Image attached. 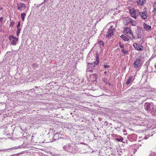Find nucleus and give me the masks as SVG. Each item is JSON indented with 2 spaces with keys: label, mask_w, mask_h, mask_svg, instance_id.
<instances>
[{
  "label": "nucleus",
  "mask_w": 156,
  "mask_h": 156,
  "mask_svg": "<svg viewBox=\"0 0 156 156\" xmlns=\"http://www.w3.org/2000/svg\"><path fill=\"white\" fill-rule=\"evenodd\" d=\"M132 25L133 26H135L136 25V23L134 21V20H131V21L130 22Z\"/></svg>",
  "instance_id": "nucleus-18"
},
{
  "label": "nucleus",
  "mask_w": 156,
  "mask_h": 156,
  "mask_svg": "<svg viewBox=\"0 0 156 156\" xmlns=\"http://www.w3.org/2000/svg\"><path fill=\"white\" fill-rule=\"evenodd\" d=\"M36 64H33V65H34V66H36Z\"/></svg>",
  "instance_id": "nucleus-28"
},
{
  "label": "nucleus",
  "mask_w": 156,
  "mask_h": 156,
  "mask_svg": "<svg viewBox=\"0 0 156 156\" xmlns=\"http://www.w3.org/2000/svg\"><path fill=\"white\" fill-rule=\"evenodd\" d=\"M60 134L58 133H57L55 134L53 137V138L55 140H58L59 139V138L58 137L59 136V135Z\"/></svg>",
  "instance_id": "nucleus-16"
},
{
  "label": "nucleus",
  "mask_w": 156,
  "mask_h": 156,
  "mask_svg": "<svg viewBox=\"0 0 156 156\" xmlns=\"http://www.w3.org/2000/svg\"><path fill=\"white\" fill-rule=\"evenodd\" d=\"M20 22H19L18 23V25L17 26V28H19V27L20 26Z\"/></svg>",
  "instance_id": "nucleus-26"
},
{
  "label": "nucleus",
  "mask_w": 156,
  "mask_h": 156,
  "mask_svg": "<svg viewBox=\"0 0 156 156\" xmlns=\"http://www.w3.org/2000/svg\"><path fill=\"white\" fill-rule=\"evenodd\" d=\"M118 141H120V140H118ZM122 141V140H120V141Z\"/></svg>",
  "instance_id": "nucleus-30"
},
{
  "label": "nucleus",
  "mask_w": 156,
  "mask_h": 156,
  "mask_svg": "<svg viewBox=\"0 0 156 156\" xmlns=\"http://www.w3.org/2000/svg\"><path fill=\"white\" fill-rule=\"evenodd\" d=\"M112 26H111V27L108 30L107 32V35H106V37L108 38L109 37L113 35V31L114 30L113 29H112Z\"/></svg>",
  "instance_id": "nucleus-7"
},
{
  "label": "nucleus",
  "mask_w": 156,
  "mask_h": 156,
  "mask_svg": "<svg viewBox=\"0 0 156 156\" xmlns=\"http://www.w3.org/2000/svg\"><path fill=\"white\" fill-rule=\"evenodd\" d=\"M105 73H106V72H105Z\"/></svg>",
  "instance_id": "nucleus-32"
},
{
  "label": "nucleus",
  "mask_w": 156,
  "mask_h": 156,
  "mask_svg": "<svg viewBox=\"0 0 156 156\" xmlns=\"http://www.w3.org/2000/svg\"><path fill=\"white\" fill-rule=\"evenodd\" d=\"M135 48L138 51H141L143 49V47L140 45L139 44H138L136 43H134L133 45Z\"/></svg>",
  "instance_id": "nucleus-9"
},
{
  "label": "nucleus",
  "mask_w": 156,
  "mask_h": 156,
  "mask_svg": "<svg viewBox=\"0 0 156 156\" xmlns=\"http://www.w3.org/2000/svg\"><path fill=\"white\" fill-rule=\"evenodd\" d=\"M129 12L131 16L135 19L137 18L140 14V12L138 10L133 9L130 10Z\"/></svg>",
  "instance_id": "nucleus-1"
},
{
  "label": "nucleus",
  "mask_w": 156,
  "mask_h": 156,
  "mask_svg": "<svg viewBox=\"0 0 156 156\" xmlns=\"http://www.w3.org/2000/svg\"><path fill=\"white\" fill-rule=\"evenodd\" d=\"M26 15V14L25 13H23L21 14V18L23 21H24L25 17Z\"/></svg>",
  "instance_id": "nucleus-17"
},
{
  "label": "nucleus",
  "mask_w": 156,
  "mask_h": 156,
  "mask_svg": "<svg viewBox=\"0 0 156 156\" xmlns=\"http://www.w3.org/2000/svg\"><path fill=\"white\" fill-rule=\"evenodd\" d=\"M143 26L144 29L147 31H150L151 30V27L149 25H147L145 23H144Z\"/></svg>",
  "instance_id": "nucleus-10"
},
{
  "label": "nucleus",
  "mask_w": 156,
  "mask_h": 156,
  "mask_svg": "<svg viewBox=\"0 0 156 156\" xmlns=\"http://www.w3.org/2000/svg\"><path fill=\"white\" fill-rule=\"evenodd\" d=\"M136 35L137 38H140L141 37V35L139 31L136 32Z\"/></svg>",
  "instance_id": "nucleus-20"
},
{
  "label": "nucleus",
  "mask_w": 156,
  "mask_h": 156,
  "mask_svg": "<svg viewBox=\"0 0 156 156\" xmlns=\"http://www.w3.org/2000/svg\"><path fill=\"white\" fill-rule=\"evenodd\" d=\"M98 44H100V45H104V42L101 41H98L97 42Z\"/></svg>",
  "instance_id": "nucleus-21"
},
{
  "label": "nucleus",
  "mask_w": 156,
  "mask_h": 156,
  "mask_svg": "<svg viewBox=\"0 0 156 156\" xmlns=\"http://www.w3.org/2000/svg\"><path fill=\"white\" fill-rule=\"evenodd\" d=\"M131 30L129 28H126L124 29V33L127 36H129V37H133V34L131 33Z\"/></svg>",
  "instance_id": "nucleus-4"
},
{
  "label": "nucleus",
  "mask_w": 156,
  "mask_h": 156,
  "mask_svg": "<svg viewBox=\"0 0 156 156\" xmlns=\"http://www.w3.org/2000/svg\"><path fill=\"white\" fill-rule=\"evenodd\" d=\"M133 80V78L132 76H131L129 77V79L127 80L126 84L128 85L129 84L131 83Z\"/></svg>",
  "instance_id": "nucleus-11"
},
{
  "label": "nucleus",
  "mask_w": 156,
  "mask_h": 156,
  "mask_svg": "<svg viewBox=\"0 0 156 156\" xmlns=\"http://www.w3.org/2000/svg\"><path fill=\"white\" fill-rule=\"evenodd\" d=\"M126 23H130L131 19H129L127 18L126 19Z\"/></svg>",
  "instance_id": "nucleus-23"
},
{
  "label": "nucleus",
  "mask_w": 156,
  "mask_h": 156,
  "mask_svg": "<svg viewBox=\"0 0 156 156\" xmlns=\"http://www.w3.org/2000/svg\"><path fill=\"white\" fill-rule=\"evenodd\" d=\"M119 45L121 48H124V45L121 44L120 42L119 43Z\"/></svg>",
  "instance_id": "nucleus-25"
},
{
  "label": "nucleus",
  "mask_w": 156,
  "mask_h": 156,
  "mask_svg": "<svg viewBox=\"0 0 156 156\" xmlns=\"http://www.w3.org/2000/svg\"><path fill=\"white\" fill-rule=\"evenodd\" d=\"M98 60L99 58L98 57L97 58H96L97 62H94L92 63H88V65L87 66V67L91 68V69H93L95 65H98V64L99 62Z\"/></svg>",
  "instance_id": "nucleus-3"
},
{
  "label": "nucleus",
  "mask_w": 156,
  "mask_h": 156,
  "mask_svg": "<svg viewBox=\"0 0 156 156\" xmlns=\"http://www.w3.org/2000/svg\"><path fill=\"white\" fill-rule=\"evenodd\" d=\"M105 73H106V72H105Z\"/></svg>",
  "instance_id": "nucleus-33"
},
{
  "label": "nucleus",
  "mask_w": 156,
  "mask_h": 156,
  "mask_svg": "<svg viewBox=\"0 0 156 156\" xmlns=\"http://www.w3.org/2000/svg\"><path fill=\"white\" fill-rule=\"evenodd\" d=\"M153 9L154 10L153 11V12L154 14L156 15V3H154L153 5Z\"/></svg>",
  "instance_id": "nucleus-15"
},
{
  "label": "nucleus",
  "mask_w": 156,
  "mask_h": 156,
  "mask_svg": "<svg viewBox=\"0 0 156 156\" xmlns=\"http://www.w3.org/2000/svg\"><path fill=\"white\" fill-rule=\"evenodd\" d=\"M90 68H88L87 69V72H92L93 70L92 69H90Z\"/></svg>",
  "instance_id": "nucleus-24"
},
{
  "label": "nucleus",
  "mask_w": 156,
  "mask_h": 156,
  "mask_svg": "<svg viewBox=\"0 0 156 156\" xmlns=\"http://www.w3.org/2000/svg\"><path fill=\"white\" fill-rule=\"evenodd\" d=\"M17 34L16 35L17 36H18L20 34V32L21 31V28H17Z\"/></svg>",
  "instance_id": "nucleus-19"
},
{
  "label": "nucleus",
  "mask_w": 156,
  "mask_h": 156,
  "mask_svg": "<svg viewBox=\"0 0 156 156\" xmlns=\"http://www.w3.org/2000/svg\"><path fill=\"white\" fill-rule=\"evenodd\" d=\"M140 15L141 17L143 19H146L147 17V13L146 11H144L143 12H140Z\"/></svg>",
  "instance_id": "nucleus-8"
},
{
  "label": "nucleus",
  "mask_w": 156,
  "mask_h": 156,
  "mask_svg": "<svg viewBox=\"0 0 156 156\" xmlns=\"http://www.w3.org/2000/svg\"><path fill=\"white\" fill-rule=\"evenodd\" d=\"M17 6L18 9L20 10H22L26 7V5L22 2L17 3Z\"/></svg>",
  "instance_id": "nucleus-6"
},
{
  "label": "nucleus",
  "mask_w": 156,
  "mask_h": 156,
  "mask_svg": "<svg viewBox=\"0 0 156 156\" xmlns=\"http://www.w3.org/2000/svg\"><path fill=\"white\" fill-rule=\"evenodd\" d=\"M12 22L11 23V25H12Z\"/></svg>",
  "instance_id": "nucleus-31"
},
{
  "label": "nucleus",
  "mask_w": 156,
  "mask_h": 156,
  "mask_svg": "<svg viewBox=\"0 0 156 156\" xmlns=\"http://www.w3.org/2000/svg\"><path fill=\"white\" fill-rule=\"evenodd\" d=\"M145 0H138L137 2L138 4H140L141 5H143L144 3L145 2Z\"/></svg>",
  "instance_id": "nucleus-13"
},
{
  "label": "nucleus",
  "mask_w": 156,
  "mask_h": 156,
  "mask_svg": "<svg viewBox=\"0 0 156 156\" xmlns=\"http://www.w3.org/2000/svg\"><path fill=\"white\" fill-rule=\"evenodd\" d=\"M1 138H0V139H1Z\"/></svg>",
  "instance_id": "nucleus-34"
},
{
  "label": "nucleus",
  "mask_w": 156,
  "mask_h": 156,
  "mask_svg": "<svg viewBox=\"0 0 156 156\" xmlns=\"http://www.w3.org/2000/svg\"><path fill=\"white\" fill-rule=\"evenodd\" d=\"M121 37L123 39V40L125 41H128L129 40L128 38L126 37L125 36L123 35H122L121 36Z\"/></svg>",
  "instance_id": "nucleus-14"
},
{
  "label": "nucleus",
  "mask_w": 156,
  "mask_h": 156,
  "mask_svg": "<svg viewBox=\"0 0 156 156\" xmlns=\"http://www.w3.org/2000/svg\"><path fill=\"white\" fill-rule=\"evenodd\" d=\"M9 40L10 41L12 44L15 45L16 44V41H18V39L15 37L13 35H11L9 36Z\"/></svg>",
  "instance_id": "nucleus-5"
},
{
  "label": "nucleus",
  "mask_w": 156,
  "mask_h": 156,
  "mask_svg": "<svg viewBox=\"0 0 156 156\" xmlns=\"http://www.w3.org/2000/svg\"><path fill=\"white\" fill-rule=\"evenodd\" d=\"M121 52L123 53L124 54H125L127 52V51L124 49H122L121 50Z\"/></svg>",
  "instance_id": "nucleus-22"
},
{
  "label": "nucleus",
  "mask_w": 156,
  "mask_h": 156,
  "mask_svg": "<svg viewBox=\"0 0 156 156\" xmlns=\"http://www.w3.org/2000/svg\"><path fill=\"white\" fill-rule=\"evenodd\" d=\"M104 67L105 68H107L109 67V66L108 65H104Z\"/></svg>",
  "instance_id": "nucleus-27"
},
{
  "label": "nucleus",
  "mask_w": 156,
  "mask_h": 156,
  "mask_svg": "<svg viewBox=\"0 0 156 156\" xmlns=\"http://www.w3.org/2000/svg\"><path fill=\"white\" fill-rule=\"evenodd\" d=\"M154 67L156 69V64L154 66Z\"/></svg>",
  "instance_id": "nucleus-29"
},
{
  "label": "nucleus",
  "mask_w": 156,
  "mask_h": 156,
  "mask_svg": "<svg viewBox=\"0 0 156 156\" xmlns=\"http://www.w3.org/2000/svg\"><path fill=\"white\" fill-rule=\"evenodd\" d=\"M151 104L150 103H146L145 104V110L147 111H150L151 109Z\"/></svg>",
  "instance_id": "nucleus-12"
},
{
  "label": "nucleus",
  "mask_w": 156,
  "mask_h": 156,
  "mask_svg": "<svg viewBox=\"0 0 156 156\" xmlns=\"http://www.w3.org/2000/svg\"><path fill=\"white\" fill-rule=\"evenodd\" d=\"M142 64V62L140 59H136L133 65L135 68H137L139 67Z\"/></svg>",
  "instance_id": "nucleus-2"
}]
</instances>
